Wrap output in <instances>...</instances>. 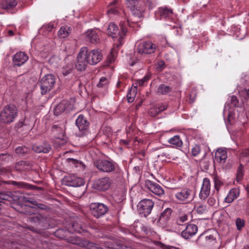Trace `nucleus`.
I'll return each instance as SVG.
<instances>
[{"label":"nucleus","mask_w":249,"mask_h":249,"mask_svg":"<svg viewBox=\"0 0 249 249\" xmlns=\"http://www.w3.org/2000/svg\"><path fill=\"white\" fill-rule=\"evenodd\" d=\"M102 58V54L99 50H93L89 52L87 47H82L77 56L76 68L78 71H83L86 69L88 64L96 65Z\"/></svg>","instance_id":"1"},{"label":"nucleus","mask_w":249,"mask_h":249,"mask_svg":"<svg viewBox=\"0 0 249 249\" xmlns=\"http://www.w3.org/2000/svg\"><path fill=\"white\" fill-rule=\"evenodd\" d=\"M17 115L18 109L15 106H6L0 112V120L2 123L9 124L14 121Z\"/></svg>","instance_id":"2"},{"label":"nucleus","mask_w":249,"mask_h":249,"mask_svg":"<svg viewBox=\"0 0 249 249\" xmlns=\"http://www.w3.org/2000/svg\"><path fill=\"white\" fill-rule=\"evenodd\" d=\"M158 45L151 41H144L140 43L136 48V52L141 54H151L155 53Z\"/></svg>","instance_id":"3"},{"label":"nucleus","mask_w":249,"mask_h":249,"mask_svg":"<svg viewBox=\"0 0 249 249\" xmlns=\"http://www.w3.org/2000/svg\"><path fill=\"white\" fill-rule=\"evenodd\" d=\"M55 83V79L53 74L45 75L40 81V88L42 94H46L50 91L54 87Z\"/></svg>","instance_id":"4"},{"label":"nucleus","mask_w":249,"mask_h":249,"mask_svg":"<svg viewBox=\"0 0 249 249\" xmlns=\"http://www.w3.org/2000/svg\"><path fill=\"white\" fill-rule=\"evenodd\" d=\"M154 203L149 199H143L139 202L137 205L139 213L144 217H146L151 212Z\"/></svg>","instance_id":"5"},{"label":"nucleus","mask_w":249,"mask_h":249,"mask_svg":"<svg viewBox=\"0 0 249 249\" xmlns=\"http://www.w3.org/2000/svg\"><path fill=\"white\" fill-rule=\"evenodd\" d=\"M95 165L99 170L103 172L110 173L116 170L119 172L115 164L107 160H99L95 162Z\"/></svg>","instance_id":"6"},{"label":"nucleus","mask_w":249,"mask_h":249,"mask_svg":"<svg viewBox=\"0 0 249 249\" xmlns=\"http://www.w3.org/2000/svg\"><path fill=\"white\" fill-rule=\"evenodd\" d=\"M126 0V6L131 11L132 15L139 18L142 17L144 10L140 2L137 0Z\"/></svg>","instance_id":"7"},{"label":"nucleus","mask_w":249,"mask_h":249,"mask_svg":"<svg viewBox=\"0 0 249 249\" xmlns=\"http://www.w3.org/2000/svg\"><path fill=\"white\" fill-rule=\"evenodd\" d=\"M89 208L92 215L97 218L104 215L108 211L107 206L101 203H92Z\"/></svg>","instance_id":"8"},{"label":"nucleus","mask_w":249,"mask_h":249,"mask_svg":"<svg viewBox=\"0 0 249 249\" xmlns=\"http://www.w3.org/2000/svg\"><path fill=\"white\" fill-rule=\"evenodd\" d=\"M112 183L111 180L108 177H104L99 178L94 182L93 187L94 189L99 191L107 190Z\"/></svg>","instance_id":"9"},{"label":"nucleus","mask_w":249,"mask_h":249,"mask_svg":"<svg viewBox=\"0 0 249 249\" xmlns=\"http://www.w3.org/2000/svg\"><path fill=\"white\" fill-rule=\"evenodd\" d=\"M176 198L181 202H189L193 199L192 191L188 188L178 190L175 195Z\"/></svg>","instance_id":"10"},{"label":"nucleus","mask_w":249,"mask_h":249,"mask_svg":"<svg viewBox=\"0 0 249 249\" xmlns=\"http://www.w3.org/2000/svg\"><path fill=\"white\" fill-rule=\"evenodd\" d=\"M28 59L29 56L25 53L18 52L13 56V64L15 66L20 67L24 65Z\"/></svg>","instance_id":"11"},{"label":"nucleus","mask_w":249,"mask_h":249,"mask_svg":"<svg viewBox=\"0 0 249 249\" xmlns=\"http://www.w3.org/2000/svg\"><path fill=\"white\" fill-rule=\"evenodd\" d=\"M73 104L67 100H63L54 108V113L57 116L64 111H69L73 108Z\"/></svg>","instance_id":"12"},{"label":"nucleus","mask_w":249,"mask_h":249,"mask_svg":"<svg viewBox=\"0 0 249 249\" xmlns=\"http://www.w3.org/2000/svg\"><path fill=\"white\" fill-rule=\"evenodd\" d=\"M145 185L150 191L157 196H161L164 194V191L162 187L156 182L147 180L145 181Z\"/></svg>","instance_id":"13"},{"label":"nucleus","mask_w":249,"mask_h":249,"mask_svg":"<svg viewBox=\"0 0 249 249\" xmlns=\"http://www.w3.org/2000/svg\"><path fill=\"white\" fill-rule=\"evenodd\" d=\"M211 190V183L210 179L205 178L203 180L199 197L201 199L204 200L209 196Z\"/></svg>","instance_id":"14"},{"label":"nucleus","mask_w":249,"mask_h":249,"mask_svg":"<svg viewBox=\"0 0 249 249\" xmlns=\"http://www.w3.org/2000/svg\"><path fill=\"white\" fill-rule=\"evenodd\" d=\"M66 184L73 187H80L84 185L85 182L82 178L74 176H70L65 178Z\"/></svg>","instance_id":"15"},{"label":"nucleus","mask_w":249,"mask_h":249,"mask_svg":"<svg viewBox=\"0 0 249 249\" xmlns=\"http://www.w3.org/2000/svg\"><path fill=\"white\" fill-rule=\"evenodd\" d=\"M197 231V227L195 224H188L186 229L181 232V236L185 239H189L196 234Z\"/></svg>","instance_id":"16"},{"label":"nucleus","mask_w":249,"mask_h":249,"mask_svg":"<svg viewBox=\"0 0 249 249\" xmlns=\"http://www.w3.org/2000/svg\"><path fill=\"white\" fill-rule=\"evenodd\" d=\"M76 125L81 131H86L89 126V123L83 115H80L76 120Z\"/></svg>","instance_id":"17"},{"label":"nucleus","mask_w":249,"mask_h":249,"mask_svg":"<svg viewBox=\"0 0 249 249\" xmlns=\"http://www.w3.org/2000/svg\"><path fill=\"white\" fill-rule=\"evenodd\" d=\"M239 195L240 190L237 188H233L229 191L227 196L224 199V202L227 203H231L237 198Z\"/></svg>","instance_id":"18"},{"label":"nucleus","mask_w":249,"mask_h":249,"mask_svg":"<svg viewBox=\"0 0 249 249\" xmlns=\"http://www.w3.org/2000/svg\"><path fill=\"white\" fill-rule=\"evenodd\" d=\"M227 158L226 149L218 148L215 153L214 161L218 163H224Z\"/></svg>","instance_id":"19"},{"label":"nucleus","mask_w":249,"mask_h":249,"mask_svg":"<svg viewBox=\"0 0 249 249\" xmlns=\"http://www.w3.org/2000/svg\"><path fill=\"white\" fill-rule=\"evenodd\" d=\"M86 40L92 43H97L99 41L98 33L95 30H89L85 33Z\"/></svg>","instance_id":"20"},{"label":"nucleus","mask_w":249,"mask_h":249,"mask_svg":"<svg viewBox=\"0 0 249 249\" xmlns=\"http://www.w3.org/2000/svg\"><path fill=\"white\" fill-rule=\"evenodd\" d=\"M172 210L171 208H167L165 209L160 214L158 222L162 225H164L170 219L171 215Z\"/></svg>","instance_id":"21"},{"label":"nucleus","mask_w":249,"mask_h":249,"mask_svg":"<svg viewBox=\"0 0 249 249\" xmlns=\"http://www.w3.org/2000/svg\"><path fill=\"white\" fill-rule=\"evenodd\" d=\"M51 149L50 144L47 143H44L43 144H34L32 146V149L36 153H48Z\"/></svg>","instance_id":"22"},{"label":"nucleus","mask_w":249,"mask_h":249,"mask_svg":"<svg viewBox=\"0 0 249 249\" xmlns=\"http://www.w3.org/2000/svg\"><path fill=\"white\" fill-rule=\"evenodd\" d=\"M107 31L108 35L113 38H116L120 35L118 27L113 23L109 24Z\"/></svg>","instance_id":"23"},{"label":"nucleus","mask_w":249,"mask_h":249,"mask_svg":"<svg viewBox=\"0 0 249 249\" xmlns=\"http://www.w3.org/2000/svg\"><path fill=\"white\" fill-rule=\"evenodd\" d=\"M71 31V28L68 26H62L58 32V36L60 38L68 37Z\"/></svg>","instance_id":"24"},{"label":"nucleus","mask_w":249,"mask_h":249,"mask_svg":"<svg viewBox=\"0 0 249 249\" xmlns=\"http://www.w3.org/2000/svg\"><path fill=\"white\" fill-rule=\"evenodd\" d=\"M159 12L161 18L165 19L170 18L173 14L171 9L166 7L160 8Z\"/></svg>","instance_id":"25"},{"label":"nucleus","mask_w":249,"mask_h":249,"mask_svg":"<svg viewBox=\"0 0 249 249\" xmlns=\"http://www.w3.org/2000/svg\"><path fill=\"white\" fill-rule=\"evenodd\" d=\"M31 168V164L25 161H20L16 163L15 168L17 170L21 171L29 170Z\"/></svg>","instance_id":"26"},{"label":"nucleus","mask_w":249,"mask_h":249,"mask_svg":"<svg viewBox=\"0 0 249 249\" xmlns=\"http://www.w3.org/2000/svg\"><path fill=\"white\" fill-rule=\"evenodd\" d=\"M169 143L176 147H181L182 145V142L178 135L174 136L169 139Z\"/></svg>","instance_id":"27"},{"label":"nucleus","mask_w":249,"mask_h":249,"mask_svg":"<svg viewBox=\"0 0 249 249\" xmlns=\"http://www.w3.org/2000/svg\"><path fill=\"white\" fill-rule=\"evenodd\" d=\"M171 90V87L164 84H161L158 88L157 92L160 94L163 95L169 93Z\"/></svg>","instance_id":"28"},{"label":"nucleus","mask_w":249,"mask_h":249,"mask_svg":"<svg viewBox=\"0 0 249 249\" xmlns=\"http://www.w3.org/2000/svg\"><path fill=\"white\" fill-rule=\"evenodd\" d=\"M17 3L15 0H3L2 5L4 9L13 8L15 7Z\"/></svg>","instance_id":"29"},{"label":"nucleus","mask_w":249,"mask_h":249,"mask_svg":"<svg viewBox=\"0 0 249 249\" xmlns=\"http://www.w3.org/2000/svg\"><path fill=\"white\" fill-rule=\"evenodd\" d=\"M28 220L37 225L43 222L44 220V219L41 215L40 214H37L33 216L29 217L28 218Z\"/></svg>","instance_id":"30"},{"label":"nucleus","mask_w":249,"mask_h":249,"mask_svg":"<svg viewBox=\"0 0 249 249\" xmlns=\"http://www.w3.org/2000/svg\"><path fill=\"white\" fill-rule=\"evenodd\" d=\"M167 106L165 105H162L159 107L158 108H154L151 109L150 110V114L151 116H155L158 114L160 113L161 111L166 109Z\"/></svg>","instance_id":"31"},{"label":"nucleus","mask_w":249,"mask_h":249,"mask_svg":"<svg viewBox=\"0 0 249 249\" xmlns=\"http://www.w3.org/2000/svg\"><path fill=\"white\" fill-rule=\"evenodd\" d=\"M29 151V149L25 146H18L15 149L16 153L19 156L28 153Z\"/></svg>","instance_id":"32"},{"label":"nucleus","mask_w":249,"mask_h":249,"mask_svg":"<svg viewBox=\"0 0 249 249\" xmlns=\"http://www.w3.org/2000/svg\"><path fill=\"white\" fill-rule=\"evenodd\" d=\"M137 92V90L135 89H131L128 92L127 94V101L129 103H132L135 98Z\"/></svg>","instance_id":"33"},{"label":"nucleus","mask_w":249,"mask_h":249,"mask_svg":"<svg viewBox=\"0 0 249 249\" xmlns=\"http://www.w3.org/2000/svg\"><path fill=\"white\" fill-rule=\"evenodd\" d=\"M243 175V166L240 164L238 168L236 174V180L237 182H240L242 180Z\"/></svg>","instance_id":"34"},{"label":"nucleus","mask_w":249,"mask_h":249,"mask_svg":"<svg viewBox=\"0 0 249 249\" xmlns=\"http://www.w3.org/2000/svg\"><path fill=\"white\" fill-rule=\"evenodd\" d=\"M82 245L87 247L88 249H103L98 247L97 245L89 241H84V243H83Z\"/></svg>","instance_id":"35"},{"label":"nucleus","mask_w":249,"mask_h":249,"mask_svg":"<svg viewBox=\"0 0 249 249\" xmlns=\"http://www.w3.org/2000/svg\"><path fill=\"white\" fill-rule=\"evenodd\" d=\"M188 214L187 213H180L177 219L178 223L181 224L182 223L188 220Z\"/></svg>","instance_id":"36"},{"label":"nucleus","mask_w":249,"mask_h":249,"mask_svg":"<svg viewBox=\"0 0 249 249\" xmlns=\"http://www.w3.org/2000/svg\"><path fill=\"white\" fill-rule=\"evenodd\" d=\"M236 226L238 231H240L245 226V221L240 218H237L235 221Z\"/></svg>","instance_id":"37"},{"label":"nucleus","mask_w":249,"mask_h":249,"mask_svg":"<svg viewBox=\"0 0 249 249\" xmlns=\"http://www.w3.org/2000/svg\"><path fill=\"white\" fill-rule=\"evenodd\" d=\"M239 94L241 97L245 100L249 98V89H245L239 90Z\"/></svg>","instance_id":"38"},{"label":"nucleus","mask_w":249,"mask_h":249,"mask_svg":"<svg viewBox=\"0 0 249 249\" xmlns=\"http://www.w3.org/2000/svg\"><path fill=\"white\" fill-rule=\"evenodd\" d=\"M214 188L217 191H218L221 187L224 184L223 182L217 177L214 178Z\"/></svg>","instance_id":"39"},{"label":"nucleus","mask_w":249,"mask_h":249,"mask_svg":"<svg viewBox=\"0 0 249 249\" xmlns=\"http://www.w3.org/2000/svg\"><path fill=\"white\" fill-rule=\"evenodd\" d=\"M108 83V79L105 77H102L100 78L99 82L97 85V86L99 88H103L107 85Z\"/></svg>","instance_id":"40"},{"label":"nucleus","mask_w":249,"mask_h":249,"mask_svg":"<svg viewBox=\"0 0 249 249\" xmlns=\"http://www.w3.org/2000/svg\"><path fill=\"white\" fill-rule=\"evenodd\" d=\"M196 211L199 214L204 213L207 211V207L204 205H199L196 207Z\"/></svg>","instance_id":"41"},{"label":"nucleus","mask_w":249,"mask_h":249,"mask_svg":"<svg viewBox=\"0 0 249 249\" xmlns=\"http://www.w3.org/2000/svg\"><path fill=\"white\" fill-rule=\"evenodd\" d=\"M72 227L74 231L77 232H81L82 231H84V230L82 229L81 224L77 222H74L72 225Z\"/></svg>","instance_id":"42"},{"label":"nucleus","mask_w":249,"mask_h":249,"mask_svg":"<svg viewBox=\"0 0 249 249\" xmlns=\"http://www.w3.org/2000/svg\"><path fill=\"white\" fill-rule=\"evenodd\" d=\"M200 152V147L198 145H195L192 149L191 152L194 156L198 155Z\"/></svg>","instance_id":"43"},{"label":"nucleus","mask_w":249,"mask_h":249,"mask_svg":"<svg viewBox=\"0 0 249 249\" xmlns=\"http://www.w3.org/2000/svg\"><path fill=\"white\" fill-rule=\"evenodd\" d=\"M13 159V157L8 154H0V159L4 161H9Z\"/></svg>","instance_id":"44"},{"label":"nucleus","mask_w":249,"mask_h":249,"mask_svg":"<svg viewBox=\"0 0 249 249\" xmlns=\"http://www.w3.org/2000/svg\"><path fill=\"white\" fill-rule=\"evenodd\" d=\"M149 79V76L145 75L143 78L141 79H139L136 81L139 86H142L144 85V83L147 81Z\"/></svg>","instance_id":"45"},{"label":"nucleus","mask_w":249,"mask_h":249,"mask_svg":"<svg viewBox=\"0 0 249 249\" xmlns=\"http://www.w3.org/2000/svg\"><path fill=\"white\" fill-rule=\"evenodd\" d=\"M118 13V10L116 7L110 8L107 11V14L108 16H111L112 15H116Z\"/></svg>","instance_id":"46"},{"label":"nucleus","mask_w":249,"mask_h":249,"mask_svg":"<svg viewBox=\"0 0 249 249\" xmlns=\"http://www.w3.org/2000/svg\"><path fill=\"white\" fill-rule=\"evenodd\" d=\"M165 68V62L162 60H160L157 63V69L158 71H162Z\"/></svg>","instance_id":"47"},{"label":"nucleus","mask_w":249,"mask_h":249,"mask_svg":"<svg viewBox=\"0 0 249 249\" xmlns=\"http://www.w3.org/2000/svg\"><path fill=\"white\" fill-rule=\"evenodd\" d=\"M231 103L234 106H237L238 104V100L237 97L235 96H231Z\"/></svg>","instance_id":"48"},{"label":"nucleus","mask_w":249,"mask_h":249,"mask_svg":"<svg viewBox=\"0 0 249 249\" xmlns=\"http://www.w3.org/2000/svg\"><path fill=\"white\" fill-rule=\"evenodd\" d=\"M13 248L16 249H24V246L18 244L17 242H13Z\"/></svg>","instance_id":"49"},{"label":"nucleus","mask_w":249,"mask_h":249,"mask_svg":"<svg viewBox=\"0 0 249 249\" xmlns=\"http://www.w3.org/2000/svg\"><path fill=\"white\" fill-rule=\"evenodd\" d=\"M208 203L210 205L213 206L215 204V200L213 197H210L208 200Z\"/></svg>","instance_id":"50"},{"label":"nucleus","mask_w":249,"mask_h":249,"mask_svg":"<svg viewBox=\"0 0 249 249\" xmlns=\"http://www.w3.org/2000/svg\"><path fill=\"white\" fill-rule=\"evenodd\" d=\"M57 138L64 141H66V137L65 136L64 132H62L58 136H57Z\"/></svg>","instance_id":"51"},{"label":"nucleus","mask_w":249,"mask_h":249,"mask_svg":"<svg viewBox=\"0 0 249 249\" xmlns=\"http://www.w3.org/2000/svg\"><path fill=\"white\" fill-rule=\"evenodd\" d=\"M71 72V69H69L68 70H64L62 71V73L64 76H66L68 75V74L70 73Z\"/></svg>","instance_id":"52"},{"label":"nucleus","mask_w":249,"mask_h":249,"mask_svg":"<svg viewBox=\"0 0 249 249\" xmlns=\"http://www.w3.org/2000/svg\"><path fill=\"white\" fill-rule=\"evenodd\" d=\"M19 187L24 188L26 186V184L22 182H18V185Z\"/></svg>","instance_id":"53"},{"label":"nucleus","mask_w":249,"mask_h":249,"mask_svg":"<svg viewBox=\"0 0 249 249\" xmlns=\"http://www.w3.org/2000/svg\"><path fill=\"white\" fill-rule=\"evenodd\" d=\"M36 205L39 208H40L41 209H44L45 208V205L43 204H41V203H38L37 204H36Z\"/></svg>","instance_id":"54"},{"label":"nucleus","mask_w":249,"mask_h":249,"mask_svg":"<svg viewBox=\"0 0 249 249\" xmlns=\"http://www.w3.org/2000/svg\"><path fill=\"white\" fill-rule=\"evenodd\" d=\"M205 240L206 241H209V240H213V236L211 235H210L209 236H206L205 237Z\"/></svg>","instance_id":"55"},{"label":"nucleus","mask_w":249,"mask_h":249,"mask_svg":"<svg viewBox=\"0 0 249 249\" xmlns=\"http://www.w3.org/2000/svg\"><path fill=\"white\" fill-rule=\"evenodd\" d=\"M120 143L121 144H124L125 145H126L128 143V142L125 140H121L120 141Z\"/></svg>","instance_id":"56"},{"label":"nucleus","mask_w":249,"mask_h":249,"mask_svg":"<svg viewBox=\"0 0 249 249\" xmlns=\"http://www.w3.org/2000/svg\"><path fill=\"white\" fill-rule=\"evenodd\" d=\"M245 154H246V156L247 157V158H248V161L249 163V150H247L246 152H245Z\"/></svg>","instance_id":"57"},{"label":"nucleus","mask_w":249,"mask_h":249,"mask_svg":"<svg viewBox=\"0 0 249 249\" xmlns=\"http://www.w3.org/2000/svg\"><path fill=\"white\" fill-rule=\"evenodd\" d=\"M138 85H139L138 84V83L137 82L135 83H134L133 84V86L134 87V89H135L136 90V89H137Z\"/></svg>","instance_id":"58"},{"label":"nucleus","mask_w":249,"mask_h":249,"mask_svg":"<svg viewBox=\"0 0 249 249\" xmlns=\"http://www.w3.org/2000/svg\"><path fill=\"white\" fill-rule=\"evenodd\" d=\"M57 128H58V127L55 125H53L52 126V130L53 131H55V130H57Z\"/></svg>","instance_id":"59"},{"label":"nucleus","mask_w":249,"mask_h":249,"mask_svg":"<svg viewBox=\"0 0 249 249\" xmlns=\"http://www.w3.org/2000/svg\"><path fill=\"white\" fill-rule=\"evenodd\" d=\"M70 161H71L73 163L75 164L76 163L78 162V161L75 160L73 159H68Z\"/></svg>","instance_id":"60"},{"label":"nucleus","mask_w":249,"mask_h":249,"mask_svg":"<svg viewBox=\"0 0 249 249\" xmlns=\"http://www.w3.org/2000/svg\"><path fill=\"white\" fill-rule=\"evenodd\" d=\"M122 32L124 34L126 32V31H127V30H126V28L124 27H122Z\"/></svg>","instance_id":"61"},{"label":"nucleus","mask_w":249,"mask_h":249,"mask_svg":"<svg viewBox=\"0 0 249 249\" xmlns=\"http://www.w3.org/2000/svg\"><path fill=\"white\" fill-rule=\"evenodd\" d=\"M8 34H9V36H13L14 34V32L12 30H9L8 32Z\"/></svg>","instance_id":"62"},{"label":"nucleus","mask_w":249,"mask_h":249,"mask_svg":"<svg viewBox=\"0 0 249 249\" xmlns=\"http://www.w3.org/2000/svg\"><path fill=\"white\" fill-rule=\"evenodd\" d=\"M131 19H127V23L128 25H130V21L132 22H137V21H131Z\"/></svg>","instance_id":"63"},{"label":"nucleus","mask_w":249,"mask_h":249,"mask_svg":"<svg viewBox=\"0 0 249 249\" xmlns=\"http://www.w3.org/2000/svg\"><path fill=\"white\" fill-rule=\"evenodd\" d=\"M11 184L14 185H18V182L15 181H12L11 182Z\"/></svg>","instance_id":"64"}]
</instances>
